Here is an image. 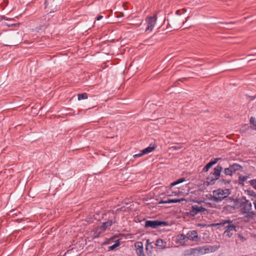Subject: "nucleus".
<instances>
[{"label":"nucleus","instance_id":"1","mask_svg":"<svg viewBox=\"0 0 256 256\" xmlns=\"http://www.w3.org/2000/svg\"><path fill=\"white\" fill-rule=\"evenodd\" d=\"M238 204L240 208L241 213L244 216V218L251 219L255 216V212L252 211L251 202L246 200L245 197H243L240 200Z\"/></svg>","mask_w":256,"mask_h":256},{"label":"nucleus","instance_id":"2","mask_svg":"<svg viewBox=\"0 0 256 256\" xmlns=\"http://www.w3.org/2000/svg\"><path fill=\"white\" fill-rule=\"evenodd\" d=\"M232 192L230 189H218L212 192L211 200L214 202H218L226 198Z\"/></svg>","mask_w":256,"mask_h":256},{"label":"nucleus","instance_id":"3","mask_svg":"<svg viewBox=\"0 0 256 256\" xmlns=\"http://www.w3.org/2000/svg\"><path fill=\"white\" fill-rule=\"evenodd\" d=\"M222 224V226L226 229L224 232V235L230 238L232 236L234 232L237 231V226L230 220H223Z\"/></svg>","mask_w":256,"mask_h":256},{"label":"nucleus","instance_id":"4","mask_svg":"<svg viewBox=\"0 0 256 256\" xmlns=\"http://www.w3.org/2000/svg\"><path fill=\"white\" fill-rule=\"evenodd\" d=\"M219 246H205L196 248L198 256L214 252L218 250Z\"/></svg>","mask_w":256,"mask_h":256},{"label":"nucleus","instance_id":"5","mask_svg":"<svg viewBox=\"0 0 256 256\" xmlns=\"http://www.w3.org/2000/svg\"><path fill=\"white\" fill-rule=\"evenodd\" d=\"M168 226V223L165 221L151 220H148L145 222V228H158L160 226Z\"/></svg>","mask_w":256,"mask_h":256},{"label":"nucleus","instance_id":"6","mask_svg":"<svg viewBox=\"0 0 256 256\" xmlns=\"http://www.w3.org/2000/svg\"><path fill=\"white\" fill-rule=\"evenodd\" d=\"M226 201V204L224 206V209L230 212L234 211L236 208V206L239 204L238 199L232 198H228Z\"/></svg>","mask_w":256,"mask_h":256},{"label":"nucleus","instance_id":"7","mask_svg":"<svg viewBox=\"0 0 256 256\" xmlns=\"http://www.w3.org/2000/svg\"><path fill=\"white\" fill-rule=\"evenodd\" d=\"M156 15L155 14L154 16L148 17L146 21L148 24L147 27L146 28V31H152L156 23Z\"/></svg>","mask_w":256,"mask_h":256},{"label":"nucleus","instance_id":"8","mask_svg":"<svg viewBox=\"0 0 256 256\" xmlns=\"http://www.w3.org/2000/svg\"><path fill=\"white\" fill-rule=\"evenodd\" d=\"M206 210V208H205L198 205H194L192 206L188 214L190 216H194L198 214L204 212Z\"/></svg>","mask_w":256,"mask_h":256},{"label":"nucleus","instance_id":"9","mask_svg":"<svg viewBox=\"0 0 256 256\" xmlns=\"http://www.w3.org/2000/svg\"><path fill=\"white\" fill-rule=\"evenodd\" d=\"M187 240L198 242L200 240V238L198 237L197 231L192 230L187 233Z\"/></svg>","mask_w":256,"mask_h":256},{"label":"nucleus","instance_id":"10","mask_svg":"<svg viewBox=\"0 0 256 256\" xmlns=\"http://www.w3.org/2000/svg\"><path fill=\"white\" fill-rule=\"evenodd\" d=\"M136 252L138 256H146L144 252L143 244L141 242H138L134 244Z\"/></svg>","mask_w":256,"mask_h":256},{"label":"nucleus","instance_id":"11","mask_svg":"<svg viewBox=\"0 0 256 256\" xmlns=\"http://www.w3.org/2000/svg\"><path fill=\"white\" fill-rule=\"evenodd\" d=\"M219 178L214 174L210 172L206 178V182L208 185H212L218 180Z\"/></svg>","mask_w":256,"mask_h":256},{"label":"nucleus","instance_id":"12","mask_svg":"<svg viewBox=\"0 0 256 256\" xmlns=\"http://www.w3.org/2000/svg\"><path fill=\"white\" fill-rule=\"evenodd\" d=\"M114 216L112 214V216H110V219H109L108 221L102 223L101 228H102V230H105L107 228L111 226L112 224L114 223Z\"/></svg>","mask_w":256,"mask_h":256},{"label":"nucleus","instance_id":"13","mask_svg":"<svg viewBox=\"0 0 256 256\" xmlns=\"http://www.w3.org/2000/svg\"><path fill=\"white\" fill-rule=\"evenodd\" d=\"M186 200L184 198H174V199H168L166 200H162L159 203L160 204H170V203H177L185 200Z\"/></svg>","mask_w":256,"mask_h":256},{"label":"nucleus","instance_id":"14","mask_svg":"<svg viewBox=\"0 0 256 256\" xmlns=\"http://www.w3.org/2000/svg\"><path fill=\"white\" fill-rule=\"evenodd\" d=\"M228 168L230 169V170H232L233 174H234L237 171L242 170V167L240 164L236 163L230 164Z\"/></svg>","mask_w":256,"mask_h":256},{"label":"nucleus","instance_id":"15","mask_svg":"<svg viewBox=\"0 0 256 256\" xmlns=\"http://www.w3.org/2000/svg\"><path fill=\"white\" fill-rule=\"evenodd\" d=\"M222 170L223 168L222 167V166L218 164L214 168V171L212 172V173L214 174H215V176L220 178Z\"/></svg>","mask_w":256,"mask_h":256},{"label":"nucleus","instance_id":"16","mask_svg":"<svg viewBox=\"0 0 256 256\" xmlns=\"http://www.w3.org/2000/svg\"><path fill=\"white\" fill-rule=\"evenodd\" d=\"M186 255L192 256H198L197 249L196 248H190L186 251Z\"/></svg>","mask_w":256,"mask_h":256},{"label":"nucleus","instance_id":"17","mask_svg":"<svg viewBox=\"0 0 256 256\" xmlns=\"http://www.w3.org/2000/svg\"><path fill=\"white\" fill-rule=\"evenodd\" d=\"M156 148V146H152V145L150 144L149 146L142 150V151L143 152V154H148V153L152 152V151H153Z\"/></svg>","mask_w":256,"mask_h":256},{"label":"nucleus","instance_id":"18","mask_svg":"<svg viewBox=\"0 0 256 256\" xmlns=\"http://www.w3.org/2000/svg\"><path fill=\"white\" fill-rule=\"evenodd\" d=\"M166 242H164L162 239H158L156 240V245L161 248H164L166 247Z\"/></svg>","mask_w":256,"mask_h":256},{"label":"nucleus","instance_id":"19","mask_svg":"<svg viewBox=\"0 0 256 256\" xmlns=\"http://www.w3.org/2000/svg\"><path fill=\"white\" fill-rule=\"evenodd\" d=\"M248 176H240L238 178V184L244 185V182L248 179Z\"/></svg>","mask_w":256,"mask_h":256},{"label":"nucleus","instance_id":"20","mask_svg":"<svg viewBox=\"0 0 256 256\" xmlns=\"http://www.w3.org/2000/svg\"><path fill=\"white\" fill-rule=\"evenodd\" d=\"M184 181H186V179L184 178H180L178 179V180H176V181L171 183L170 184V187L172 188V187H173L179 184H180Z\"/></svg>","mask_w":256,"mask_h":256},{"label":"nucleus","instance_id":"21","mask_svg":"<svg viewBox=\"0 0 256 256\" xmlns=\"http://www.w3.org/2000/svg\"><path fill=\"white\" fill-rule=\"evenodd\" d=\"M152 242H150V240H146V252H148V251L150 250V253H152Z\"/></svg>","mask_w":256,"mask_h":256},{"label":"nucleus","instance_id":"22","mask_svg":"<svg viewBox=\"0 0 256 256\" xmlns=\"http://www.w3.org/2000/svg\"><path fill=\"white\" fill-rule=\"evenodd\" d=\"M78 98L79 100L88 98V94L86 93H82L78 94Z\"/></svg>","mask_w":256,"mask_h":256},{"label":"nucleus","instance_id":"23","mask_svg":"<svg viewBox=\"0 0 256 256\" xmlns=\"http://www.w3.org/2000/svg\"><path fill=\"white\" fill-rule=\"evenodd\" d=\"M48 25L49 24L48 22H46L45 23H44L43 24H40L39 26V28H38V30H45L46 28H48Z\"/></svg>","mask_w":256,"mask_h":256},{"label":"nucleus","instance_id":"24","mask_svg":"<svg viewBox=\"0 0 256 256\" xmlns=\"http://www.w3.org/2000/svg\"><path fill=\"white\" fill-rule=\"evenodd\" d=\"M224 174L226 176H232L233 174L232 170L229 168H224Z\"/></svg>","mask_w":256,"mask_h":256},{"label":"nucleus","instance_id":"25","mask_svg":"<svg viewBox=\"0 0 256 256\" xmlns=\"http://www.w3.org/2000/svg\"><path fill=\"white\" fill-rule=\"evenodd\" d=\"M213 165L210 162L208 163L203 168V171L204 172H208L210 168Z\"/></svg>","mask_w":256,"mask_h":256},{"label":"nucleus","instance_id":"26","mask_svg":"<svg viewBox=\"0 0 256 256\" xmlns=\"http://www.w3.org/2000/svg\"><path fill=\"white\" fill-rule=\"evenodd\" d=\"M246 192L248 195L256 198V193L253 190H248Z\"/></svg>","mask_w":256,"mask_h":256},{"label":"nucleus","instance_id":"27","mask_svg":"<svg viewBox=\"0 0 256 256\" xmlns=\"http://www.w3.org/2000/svg\"><path fill=\"white\" fill-rule=\"evenodd\" d=\"M120 245L119 240H118L113 245L109 247V249L110 250H114L116 248L118 247Z\"/></svg>","mask_w":256,"mask_h":256},{"label":"nucleus","instance_id":"28","mask_svg":"<svg viewBox=\"0 0 256 256\" xmlns=\"http://www.w3.org/2000/svg\"><path fill=\"white\" fill-rule=\"evenodd\" d=\"M249 183L250 186L256 190V178L250 180Z\"/></svg>","mask_w":256,"mask_h":256},{"label":"nucleus","instance_id":"29","mask_svg":"<svg viewBox=\"0 0 256 256\" xmlns=\"http://www.w3.org/2000/svg\"><path fill=\"white\" fill-rule=\"evenodd\" d=\"M182 147H183L182 145L180 144L179 146H172L170 148V149H172L174 150H178L182 148Z\"/></svg>","mask_w":256,"mask_h":256},{"label":"nucleus","instance_id":"30","mask_svg":"<svg viewBox=\"0 0 256 256\" xmlns=\"http://www.w3.org/2000/svg\"><path fill=\"white\" fill-rule=\"evenodd\" d=\"M250 122L254 126H256V120L254 117H251L250 119Z\"/></svg>","mask_w":256,"mask_h":256},{"label":"nucleus","instance_id":"31","mask_svg":"<svg viewBox=\"0 0 256 256\" xmlns=\"http://www.w3.org/2000/svg\"><path fill=\"white\" fill-rule=\"evenodd\" d=\"M220 160H221V158H214V160H212L210 161V162L212 164V165H214L215 164H216Z\"/></svg>","mask_w":256,"mask_h":256},{"label":"nucleus","instance_id":"32","mask_svg":"<svg viewBox=\"0 0 256 256\" xmlns=\"http://www.w3.org/2000/svg\"><path fill=\"white\" fill-rule=\"evenodd\" d=\"M179 236L180 240H186L187 239V234L186 235L184 234H181Z\"/></svg>","mask_w":256,"mask_h":256},{"label":"nucleus","instance_id":"33","mask_svg":"<svg viewBox=\"0 0 256 256\" xmlns=\"http://www.w3.org/2000/svg\"><path fill=\"white\" fill-rule=\"evenodd\" d=\"M224 220H222L221 222L219 223H214V224H211V226L213 227H216V226H222V222Z\"/></svg>","mask_w":256,"mask_h":256},{"label":"nucleus","instance_id":"34","mask_svg":"<svg viewBox=\"0 0 256 256\" xmlns=\"http://www.w3.org/2000/svg\"><path fill=\"white\" fill-rule=\"evenodd\" d=\"M48 16L47 15H45L44 16H42V18H40V22L42 23L43 20H46L48 18Z\"/></svg>","mask_w":256,"mask_h":256},{"label":"nucleus","instance_id":"35","mask_svg":"<svg viewBox=\"0 0 256 256\" xmlns=\"http://www.w3.org/2000/svg\"><path fill=\"white\" fill-rule=\"evenodd\" d=\"M143 155H144V154H143V152L142 150L140 153L134 154V158H139V157H140V156H142Z\"/></svg>","mask_w":256,"mask_h":256},{"label":"nucleus","instance_id":"36","mask_svg":"<svg viewBox=\"0 0 256 256\" xmlns=\"http://www.w3.org/2000/svg\"><path fill=\"white\" fill-rule=\"evenodd\" d=\"M220 181L222 182V183L224 184H229L230 182V180H220Z\"/></svg>","mask_w":256,"mask_h":256},{"label":"nucleus","instance_id":"37","mask_svg":"<svg viewBox=\"0 0 256 256\" xmlns=\"http://www.w3.org/2000/svg\"><path fill=\"white\" fill-rule=\"evenodd\" d=\"M102 18H103V16H102L100 15V16H98L96 18V20H101Z\"/></svg>","mask_w":256,"mask_h":256},{"label":"nucleus","instance_id":"38","mask_svg":"<svg viewBox=\"0 0 256 256\" xmlns=\"http://www.w3.org/2000/svg\"><path fill=\"white\" fill-rule=\"evenodd\" d=\"M122 210H123V208L122 207L118 208L116 210V212H119L122 211Z\"/></svg>","mask_w":256,"mask_h":256},{"label":"nucleus","instance_id":"39","mask_svg":"<svg viewBox=\"0 0 256 256\" xmlns=\"http://www.w3.org/2000/svg\"><path fill=\"white\" fill-rule=\"evenodd\" d=\"M16 24H8V26H16Z\"/></svg>","mask_w":256,"mask_h":256},{"label":"nucleus","instance_id":"40","mask_svg":"<svg viewBox=\"0 0 256 256\" xmlns=\"http://www.w3.org/2000/svg\"><path fill=\"white\" fill-rule=\"evenodd\" d=\"M47 0H45V2H44V4H45V8L46 7L47 5H48V2H47Z\"/></svg>","mask_w":256,"mask_h":256},{"label":"nucleus","instance_id":"41","mask_svg":"<svg viewBox=\"0 0 256 256\" xmlns=\"http://www.w3.org/2000/svg\"><path fill=\"white\" fill-rule=\"evenodd\" d=\"M234 24V22H229V23H226V24H228V25H232Z\"/></svg>","mask_w":256,"mask_h":256},{"label":"nucleus","instance_id":"42","mask_svg":"<svg viewBox=\"0 0 256 256\" xmlns=\"http://www.w3.org/2000/svg\"><path fill=\"white\" fill-rule=\"evenodd\" d=\"M220 256H225L224 254H221L220 255Z\"/></svg>","mask_w":256,"mask_h":256}]
</instances>
